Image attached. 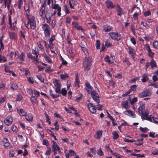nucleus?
<instances>
[{"instance_id": "1", "label": "nucleus", "mask_w": 158, "mask_h": 158, "mask_svg": "<svg viewBox=\"0 0 158 158\" xmlns=\"http://www.w3.org/2000/svg\"><path fill=\"white\" fill-rule=\"evenodd\" d=\"M92 62L91 58L90 57L86 56L84 58L82 65L85 71H88L90 69Z\"/></svg>"}, {"instance_id": "23", "label": "nucleus", "mask_w": 158, "mask_h": 158, "mask_svg": "<svg viewBox=\"0 0 158 158\" xmlns=\"http://www.w3.org/2000/svg\"><path fill=\"white\" fill-rule=\"evenodd\" d=\"M25 118L26 120L29 121H31L33 119V117L31 114H29L26 116Z\"/></svg>"}, {"instance_id": "54", "label": "nucleus", "mask_w": 158, "mask_h": 158, "mask_svg": "<svg viewBox=\"0 0 158 158\" xmlns=\"http://www.w3.org/2000/svg\"><path fill=\"white\" fill-rule=\"evenodd\" d=\"M97 153L98 155L100 156H102L103 155V152L101 150V149L100 148L98 151Z\"/></svg>"}, {"instance_id": "62", "label": "nucleus", "mask_w": 158, "mask_h": 158, "mask_svg": "<svg viewBox=\"0 0 158 158\" xmlns=\"http://www.w3.org/2000/svg\"><path fill=\"white\" fill-rule=\"evenodd\" d=\"M23 1L22 0H19V1L18 7L19 9H20L23 4Z\"/></svg>"}, {"instance_id": "7", "label": "nucleus", "mask_w": 158, "mask_h": 158, "mask_svg": "<svg viewBox=\"0 0 158 158\" xmlns=\"http://www.w3.org/2000/svg\"><path fill=\"white\" fill-rule=\"evenodd\" d=\"M52 8L54 9H57L58 12L57 13L58 16H60L61 15L60 12L61 11V8L59 6L58 4H53V1L52 0Z\"/></svg>"}, {"instance_id": "58", "label": "nucleus", "mask_w": 158, "mask_h": 158, "mask_svg": "<svg viewBox=\"0 0 158 158\" xmlns=\"http://www.w3.org/2000/svg\"><path fill=\"white\" fill-rule=\"evenodd\" d=\"M153 46L154 47L158 49V41H155L153 43Z\"/></svg>"}, {"instance_id": "49", "label": "nucleus", "mask_w": 158, "mask_h": 158, "mask_svg": "<svg viewBox=\"0 0 158 158\" xmlns=\"http://www.w3.org/2000/svg\"><path fill=\"white\" fill-rule=\"evenodd\" d=\"M11 88L14 89H17L18 88L17 85L16 84H12L10 86Z\"/></svg>"}, {"instance_id": "39", "label": "nucleus", "mask_w": 158, "mask_h": 158, "mask_svg": "<svg viewBox=\"0 0 158 158\" xmlns=\"http://www.w3.org/2000/svg\"><path fill=\"white\" fill-rule=\"evenodd\" d=\"M27 57L28 58H31L32 60H34L35 58V57L33 56L31 54V52H29L27 54Z\"/></svg>"}, {"instance_id": "9", "label": "nucleus", "mask_w": 158, "mask_h": 158, "mask_svg": "<svg viewBox=\"0 0 158 158\" xmlns=\"http://www.w3.org/2000/svg\"><path fill=\"white\" fill-rule=\"evenodd\" d=\"M14 20H15L14 22L13 23L12 25L11 22V17L10 16H9V24L10 26V28L11 30H15V28L16 27V19H14Z\"/></svg>"}, {"instance_id": "59", "label": "nucleus", "mask_w": 158, "mask_h": 158, "mask_svg": "<svg viewBox=\"0 0 158 158\" xmlns=\"http://www.w3.org/2000/svg\"><path fill=\"white\" fill-rule=\"evenodd\" d=\"M52 16L50 11L49 10H46V16Z\"/></svg>"}, {"instance_id": "36", "label": "nucleus", "mask_w": 158, "mask_h": 158, "mask_svg": "<svg viewBox=\"0 0 158 158\" xmlns=\"http://www.w3.org/2000/svg\"><path fill=\"white\" fill-rule=\"evenodd\" d=\"M44 114L46 117L47 122L49 124H51V122L50 120V118H49V116H48V114L46 113H45Z\"/></svg>"}, {"instance_id": "40", "label": "nucleus", "mask_w": 158, "mask_h": 158, "mask_svg": "<svg viewBox=\"0 0 158 158\" xmlns=\"http://www.w3.org/2000/svg\"><path fill=\"white\" fill-rule=\"evenodd\" d=\"M54 125L55 126V129L56 131H58L59 129V125L58 122L56 121Z\"/></svg>"}, {"instance_id": "43", "label": "nucleus", "mask_w": 158, "mask_h": 158, "mask_svg": "<svg viewBox=\"0 0 158 158\" xmlns=\"http://www.w3.org/2000/svg\"><path fill=\"white\" fill-rule=\"evenodd\" d=\"M139 129L141 131L143 132H146L148 131V129L146 127L143 128L141 127H140Z\"/></svg>"}, {"instance_id": "64", "label": "nucleus", "mask_w": 158, "mask_h": 158, "mask_svg": "<svg viewBox=\"0 0 158 158\" xmlns=\"http://www.w3.org/2000/svg\"><path fill=\"white\" fill-rule=\"evenodd\" d=\"M104 60L106 62H108L109 63H110L109 59V57L108 56H106L105 57Z\"/></svg>"}, {"instance_id": "34", "label": "nucleus", "mask_w": 158, "mask_h": 158, "mask_svg": "<svg viewBox=\"0 0 158 158\" xmlns=\"http://www.w3.org/2000/svg\"><path fill=\"white\" fill-rule=\"evenodd\" d=\"M113 138L114 139H117L118 137V135L116 131H114L113 133Z\"/></svg>"}, {"instance_id": "21", "label": "nucleus", "mask_w": 158, "mask_h": 158, "mask_svg": "<svg viewBox=\"0 0 158 158\" xmlns=\"http://www.w3.org/2000/svg\"><path fill=\"white\" fill-rule=\"evenodd\" d=\"M72 24L73 26L76 28L78 30H82V28L81 27L79 26L77 23L76 22H72Z\"/></svg>"}, {"instance_id": "60", "label": "nucleus", "mask_w": 158, "mask_h": 158, "mask_svg": "<svg viewBox=\"0 0 158 158\" xmlns=\"http://www.w3.org/2000/svg\"><path fill=\"white\" fill-rule=\"evenodd\" d=\"M5 5V6H6L7 4H10L11 2V0H4Z\"/></svg>"}, {"instance_id": "44", "label": "nucleus", "mask_w": 158, "mask_h": 158, "mask_svg": "<svg viewBox=\"0 0 158 158\" xmlns=\"http://www.w3.org/2000/svg\"><path fill=\"white\" fill-rule=\"evenodd\" d=\"M148 77L147 76H143V78L141 80L143 82H145L148 80Z\"/></svg>"}, {"instance_id": "19", "label": "nucleus", "mask_w": 158, "mask_h": 158, "mask_svg": "<svg viewBox=\"0 0 158 158\" xmlns=\"http://www.w3.org/2000/svg\"><path fill=\"white\" fill-rule=\"evenodd\" d=\"M103 131L102 130H100L96 133L94 135V138L97 139H99L102 135Z\"/></svg>"}, {"instance_id": "45", "label": "nucleus", "mask_w": 158, "mask_h": 158, "mask_svg": "<svg viewBox=\"0 0 158 158\" xmlns=\"http://www.w3.org/2000/svg\"><path fill=\"white\" fill-rule=\"evenodd\" d=\"M61 78L62 79H64L66 78H68L69 76L67 74H61L60 75Z\"/></svg>"}, {"instance_id": "17", "label": "nucleus", "mask_w": 158, "mask_h": 158, "mask_svg": "<svg viewBox=\"0 0 158 158\" xmlns=\"http://www.w3.org/2000/svg\"><path fill=\"white\" fill-rule=\"evenodd\" d=\"M103 30L105 32H107L110 31L113 29L112 27L110 25H104L103 26Z\"/></svg>"}, {"instance_id": "51", "label": "nucleus", "mask_w": 158, "mask_h": 158, "mask_svg": "<svg viewBox=\"0 0 158 158\" xmlns=\"http://www.w3.org/2000/svg\"><path fill=\"white\" fill-rule=\"evenodd\" d=\"M34 93L35 97H38L40 96V93L35 90H34Z\"/></svg>"}, {"instance_id": "30", "label": "nucleus", "mask_w": 158, "mask_h": 158, "mask_svg": "<svg viewBox=\"0 0 158 158\" xmlns=\"http://www.w3.org/2000/svg\"><path fill=\"white\" fill-rule=\"evenodd\" d=\"M143 138H140L139 139H137V141H138V142H139L140 143H135V144L136 145H140L143 144Z\"/></svg>"}, {"instance_id": "37", "label": "nucleus", "mask_w": 158, "mask_h": 158, "mask_svg": "<svg viewBox=\"0 0 158 158\" xmlns=\"http://www.w3.org/2000/svg\"><path fill=\"white\" fill-rule=\"evenodd\" d=\"M131 155H133L134 156H137L138 157H145L144 155V154L141 155L140 154H136L135 153H132L131 154Z\"/></svg>"}, {"instance_id": "38", "label": "nucleus", "mask_w": 158, "mask_h": 158, "mask_svg": "<svg viewBox=\"0 0 158 158\" xmlns=\"http://www.w3.org/2000/svg\"><path fill=\"white\" fill-rule=\"evenodd\" d=\"M136 85H132L131 88L129 90L130 91V92L131 91H135L136 90Z\"/></svg>"}, {"instance_id": "18", "label": "nucleus", "mask_w": 158, "mask_h": 158, "mask_svg": "<svg viewBox=\"0 0 158 158\" xmlns=\"http://www.w3.org/2000/svg\"><path fill=\"white\" fill-rule=\"evenodd\" d=\"M121 105L123 107L126 109H128L129 107V105H128V102L127 100L122 101Z\"/></svg>"}, {"instance_id": "57", "label": "nucleus", "mask_w": 158, "mask_h": 158, "mask_svg": "<svg viewBox=\"0 0 158 158\" xmlns=\"http://www.w3.org/2000/svg\"><path fill=\"white\" fill-rule=\"evenodd\" d=\"M124 140L125 142H131V143H133L135 141L134 140H129L126 138H124Z\"/></svg>"}, {"instance_id": "3", "label": "nucleus", "mask_w": 158, "mask_h": 158, "mask_svg": "<svg viewBox=\"0 0 158 158\" xmlns=\"http://www.w3.org/2000/svg\"><path fill=\"white\" fill-rule=\"evenodd\" d=\"M42 28L44 31L45 36L47 38L50 37L51 29L48 25L46 24H43L42 25Z\"/></svg>"}, {"instance_id": "47", "label": "nucleus", "mask_w": 158, "mask_h": 158, "mask_svg": "<svg viewBox=\"0 0 158 158\" xmlns=\"http://www.w3.org/2000/svg\"><path fill=\"white\" fill-rule=\"evenodd\" d=\"M52 90H50V95L53 98H56L59 97V95L54 94L52 92Z\"/></svg>"}, {"instance_id": "27", "label": "nucleus", "mask_w": 158, "mask_h": 158, "mask_svg": "<svg viewBox=\"0 0 158 158\" xmlns=\"http://www.w3.org/2000/svg\"><path fill=\"white\" fill-rule=\"evenodd\" d=\"M53 83L56 87H61V84L59 82L58 80L55 79L53 81Z\"/></svg>"}, {"instance_id": "31", "label": "nucleus", "mask_w": 158, "mask_h": 158, "mask_svg": "<svg viewBox=\"0 0 158 158\" xmlns=\"http://www.w3.org/2000/svg\"><path fill=\"white\" fill-rule=\"evenodd\" d=\"M32 97H33V96H31V100L33 104H34L37 102V97H35L33 98H32Z\"/></svg>"}, {"instance_id": "12", "label": "nucleus", "mask_w": 158, "mask_h": 158, "mask_svg": "<svg viewBox=\"0 0 158 158\" xmlns=\"http://www.w3.org/2000/svg\"><path fill=\"white\" fill-rule=\"evenodd\" d=\"M85 86L86 90L89 94H90L92 91L94 90L93 87L90 85L89 83L88 82L86 83Z\"/></svg>"}, {"instance_id": "35", "label": "nucleus", "mask_w": 158, "mask_h": 158, "mask_svg": "<svg viewBox=\"0 0 158 158\" xmlns=\"http://www.w3.org/2000/svg\"><path fill=\"white\" fill-rule=\"evenodd\" d=\"M10 37L11 39H15V38L16 36L14 32H10L9 33Z\"/></svg>"}, {"instance_id": "26", "label": "nucleus", "mask_w": 158, "mask_h": 158, "mask_svg": "<svg viewBox=\"0 0 158 158\" xmlns=\"http://www.w3.org/2000/svg\"><path fill=\"white\" fill-rule=\"evenodd\" d=\"M150 65L152 68L153 69L154 67H156L157 66L156 61L153 60H151L150 62Z\"/></svg>"}, {"instance_id": "56", "label": "nucleus", "mask_w": 158, "mask_h": 158, "mask_svg": "<svg viewBox=\"0 0 158 158\" xmlns=\"http://www.w3.org/2000/svg\"><path fill=\"white\" fill-rule=\"evenodd\" d=\"M82 51L86 55L88 54V52L87 51V49L86 48L84 47H82Z\"/></svg>"}, {"instance_id": "2", "label": "nucleus", "mask_w": 158, "mask_h": 158, "mask_svg": "<svg viewBox=\"0 0 158 158\" xmlns=\"http://www.w3.org/2000/svg\"><path fill=\"white\" fill-rule=\"evenodd\" d=\"M145 105L143 104H141L138 108V111L139 114L142 115L141 118L143 119V118L147 117L148 115V112L145 110Z\"/></svg>"}, {"instance_id": "53", "label": "nucleus", "mask_w": 158, "mask_h": 158, "mask_svg": "<svg viewBox=\"0 0 158 158\" xmlns=\"http://www.w3.org/2000/svg\"><path fill=\"white\" fill-rule=\"evenodd\" d=\"M52 16H49L45 17V18L47 20V23H49L51 20Z\"/></svg>"}, {"instance_id": "16", "label": "nucleus", "mask_w": 158, "mask_h": 158, "mask_svg": "<svg viewBox=\"0 0 158 158\" xmlns=\"http://www.w3.org/2000/svg\"><path fill=\"white\" fill-rule=\"evenodd\" d=\"M2 143L5 147H7L9 146L10 143L7 138H4L2 140Z\"/></svg>"}, {"instance_id": "32", "label": "nucleus", "mask_w": 158, "mask_h": 158, "mask_svg": "<svg viewBox=\"0 0 158 158\" xmlns=\"http://www.w3.org/2000/svg\"><path fill=\"white\" fill-rule=\"evenodd\" d=\"M32 52L33 54L35 55V57L38 58V56L39 54L38 51L37 50H34L33 49L32 50Z\"/></svg>"}, {"instance_id": "48", "label": "nucleus", "mask_w": 158, "mask_h": 158, "mask_svg": "<svg viewBox=\"0 0 158 158\" xmlns=\"http://www.w3.org/2000/svg\"><path fill=\"white\" fill-rule=\"evenodd\" d=\"M100 45V43L99 40H97L96 41V47L98 49L99 48Z\"/></svg>"}, {"instance_id": "22", "label": "nucleus", "mask_w": 158, "mask_h": 158, "mask_svg": "<svg viewBox=\"0 0 158 158\" xmlns=\"http://www.w3.org/2000/svg\"><path fill=\"white\" fill-rule=\"evenodd\" d=\"M123 113L127 115H130L132 116H134L135 115L133 112L131 110H127L124 112Z\"/></svg>"}, {"instance_id": "5", "label": "nucleus", "mask_w": 158, "mask_h": 158, "mask_svg": "<svg viewBox=\"0 0 158 158\" xmlns=\"http://www.w3.org/2000/svg\"><path fill=\"white\" fill-rule=\"evenodd\" d=\"M109 35L112 39L118 41L122 38L121 35L117 32H110Z\"/></svg>"}, {"instance_id": "41", "label": "nucleus", "mask_w": 158, "mask_h": 158, "mask_svg": "<svg viewBox=\"0 0 158 158\" xmlns=\"http://www.w3.org/2000/svg\"><path fill=\"white\" fill-rule=\"evenodd\" d=\"M36 77L39 79V80L42 82H44V79L42 77L41 75H37Z\"/></svg>"}, {"instance_id": "61", "label": "nucleus", "mask_w": 158, "mask_h": 158, "mask_svg": "<svg viewBox=\"0 0 158 158\" xmlns=\"http://www.w3.org/2000/svg\"><path fill=\"white\" fill-rule=\"evenodd\" d=\"M51 152V149L50 148H48L46 152L47 155H50Z\"/></svg>"}, {"instance_id": "15", "label": "nucleus", "mask_w": 158, "mask_h": 158, "mask_svg": "<svg viewBox=\"0 0 158 158\" xmlns=\"http://www.w3.org/2000/svg\"><path fill=\"white\" fill-rule=\"evenodd\" d=\"M116 9L118 15L121 16L123 13V10L120 6L118 4L117 5L116 7Z\"/></svg>"}, {"instance_id": "42", "label": "nucleus", "mask_w": 158, "mask_h": 158, "mask_svg": "<svg viewBox=\"0 0 158 158\" xmlns=\"http://www.w3.org/2000/svg\"><path fill=\"white\" fill-rule=\"evenodd\" d=\"M105 45L108 48L112 46V45L109 41L107 40L105 42Z\"/></svg>"}, {"instance_id": "6", "label": "nucleus", "mask_w": 158, "mask_h": 158, "mask_svg": "<svg viewBox=\"0 0 158 158\" xmlns=\"http://www.w3.org/2000/svg\"><path fill=\"white\" fill-rule=\"evenodd\" d=\"M93 99L97 103L100 102V99H99V95L98 93L96 92L95 90H93L90 93Z\"/></svg>"}, {"instance_id": "8", "label": "nucleus", "mask_w": 158, "mask_h": 158, "mask_svg": "<svg viewBox=\"0 0 158 158\" xmlns=\"http://www.w3.org/2000/svg\"><path fill=\"white\" fill-rule=\"evenodd\" d=\"M52 143L53 144L52 145V151L54 152V154L55 155L56 153V152L57 151H58L59 152H60V148L55 142L53 140Z\"/></svg>"}, {"instance_id": "24", "label": "nucleus", "mask_w": 158, "mask_h": 158, "mask_svg": "<svg viewBox=\"0 0 158 158\" xmlns=\"http://www.w3.org/2000/svg\"><path fill=\"white\" fill-rule=\"evenodd\" d=\"M18 112L21 116H25L26 114V112L22 109H20L19 110H18Z\"/></svg>"}, {"instance_id": "46", "label": "nucleus", "mask_w": 158, "mask_h": 158, "mask_svg": "<svg viewBox=\"0 0 158 158\" xmlns=\"http://www.w3.org/2000/svg\"><path fill=\"white\" fill-rule=\"evenodd\" d=\"M22 98L23 97L22 95L21 94H18L17 95L16 100L17 101H19V100H22Z\"/></svg>"}, {"instance_id": "55", "label": "nucleus", "mask_w": 158, "mask_h": 158, "mask_svg": "<svg viewBox=\"0 0 158 158\" xmlns=\"http://www.w3.org/2000/svg\"><path fill=\"white\" fill-rule=\"evenodd\" d=\"M137 100V99L136 97L133 98L132 100L131 101V105H132L135 102H136Z\"/></svg>"}, {"instance_id": "10", "label": "nucleus", "mask_w": 158, "mask_h": 158, "mask_svg": "<svg viewBox=\"0 0 158 158\" xmlns=\"http://www.w3.org/2000/svg\"><path fill=\"white\" fill-rule=\"evenodd\" d=\"M88 108L89 110L92 113H95L96 111L94 105L91 103H89L87 105Z\"/></svg>"}, {"instance_id": "63", "label": "nucleus", "mask_w": 158, "mask_h": 158, "mask_svg": "<svg viewBox=\"0 0 158 158\" xmlns=\"http://www.w3.org/2000/svg\"><path fill=\"white\" fill-rule=\"evenodd\" d=\"M66 22L68 23H71L70 18L69 17L67 16L66 19Z\"/></svg>"}, {"instance_id": "4", "label": "nucleus", "mask_w": 158, "mask_h": 158, "mask_svg": "<svg viewBox=\"0 0 158 158\" xmlns=\"http://www.w3.org/2000/svg\"><path fill=\"white\" fill-rule=\"evenodd\" d=\"M29 13V12H28V13H26V15L28 17ZM27 19L28 20L27 25H29V24L31 28L32 29H34L35 28L36 25L35 21V18L34 17H32L31 19H29L28 17Z\"/></svg>"}, {"instance_id": "33", "label": "nucleus", "mask_w": 158, "mask_h": 158, "mask_svg": "<svg viewBox=\"0 0 158 158\" xmlns=\"http://www.w3.org/2000/svg\"><path fill=\"white\" fill-rule=\"evenodd\" d=\"M152 118H153V117H152V115H150L148 116V115L147 117L143 118V119L147 120L150 122H152Z\"/></svg>"}, {"instance_id": "13", "label": "nucleus", "mask_w": 158, "mask_h": 158, "mask_svg": "<svg viewBox=\"0 0 158 158\" xmlns=\"http://www.w3.org/2000/svg\"><path fill=\"white\" fill-rule=\"evenodd\" d=\"M12 122V119L11 116H9L7 117L6 119L4 120L5 124L8 126L10 125Z\"/></svg>"}, {"instance_id": "28", "label": "nucleus", "mask_w": 158, "mask_h": 158, "mask_svg": "<svg viewBox=\"0 0 158 158\" xmlns=\"http://www.w3.org/2000/svg\"><path fill=\"white\" fill-rule=\"evenodd\" d=\"M136 8L138 10V11L136 12L133 15V18L135 19H137V17L139 15V12L140 11V9L139 7H136Z\"/></svg>"}, {"instance_id": "14", "label": "nucleus", "mask_w": 158, "mask_h": 158, "mask_svg": "<svg viewBox=\"0 0 158 158\" xmlns=\"http://www.w3.org/2000/svg\"><path fill=\"white\" fill-rule=\"evenodd\" d=\"M45 9V8L44 6L42 7L40 12V16H41L44 19L45 17L46 16Z\"/></svg>"}, {"instance_id": "29", "label": "nucleus", "mask_w": 158, "mask_h": 158, "mask_svg": "<svg viewBox=\"0 0 158 158\" xmlns=\"http://www.w3.org/2000/svg\"><path fill=\"white\" fill-rule=\"evenodd\" d=\"M24 53L23 52H22L21 54L19 56V57H18L19 59L21 61H24Z\"/></svg>"}, {"instance_id": "20", "label": "nucleus", "mask_w": 158, "mask_h": 158, "mask_svg": "<svg viewBox=\"0 0 158 158\" xmlns=\"http://www.w3.org/2000/svg\"><path fill=\"white\" fill-rule=\"evenodd\" d=\"M148 91L147 90H146L143 92L139 94L138 96L139 98H143L148 96Z\"/></svg>"}, {"instance_id": "25", "label": "nucleus", "mask_w": 158, "mask_h": 158, "mask_svg": "<svg viewBox=\"0 0 158 158\" xmlns=\"http://www.w3.org/2000/svg\"><path fill=\"white\" fill-rule=\"evenodd\" d=\"M75 154V152L73 151L72 150H70L69 151V153L68 154H66V156L67 157H69V156L71 157L72 156L74 155Z\"/></svg>"}, {"instance_id": "52", "label": "nucleus", "mask_w": 158, "mask_h": 158, "mask_svg": "<svg viewBox=\"0 0 158 158\" xmlns=\"http://www.w3.org/2000/svg\"><path fill=\"white\" fill-rule=\"evenodd\" d=\"M129 53L131 54L132 56H133L135 53L134 50L132 48H130L129 49Z\"/></svg>"}, {"instance_id": "11", "label": "nucleus", "mask_w": 158, "mask_h": 158, "mask_svg": "<svg viewBox=\"0 0 158 158\" xmlns=\"http://www.w3.org/2000/svg\"><path fill=\"white\" fill-rule=\"evenodd\" d=\"M105 4L106 7L109 9H112L114 8V5L110 0L106 1L105 2Z\"/></svg>"}, {"instance_id": "50", "label": "nucleus", "mask_w": 158, "mask_h": 158, "mask_svg": "<svg viewBox=\"0 0 158 158\" xmlns=\"http://www.w3.org/2000/svg\"><path fill=\"white\" fill-rule=\"evenodd\" d=\"M61 93L64 96L66 95L67 91L65 88H63L61 90Z\"/></svg>"}]
</instances>
